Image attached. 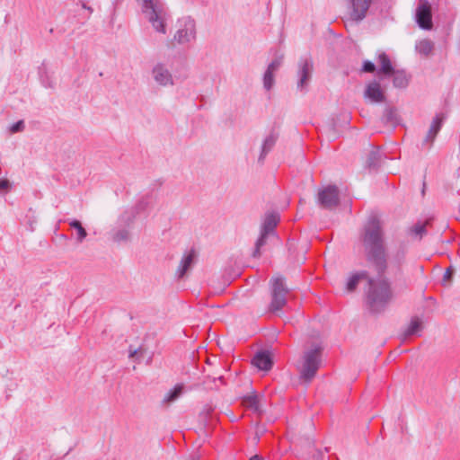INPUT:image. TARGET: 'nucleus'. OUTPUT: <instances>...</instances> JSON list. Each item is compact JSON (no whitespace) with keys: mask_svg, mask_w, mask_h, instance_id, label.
I'll use <instances>...</instances> for the list:
<instances>
[{"mask_svg":"<svg viewBox=\"0 0 460 460\" xmlns=\"http://www.w3.org/2000/svg\"><path fill=\"white\" fill-rule=\"evenodd\" d=\"M361 241L366 260L379 274L377 279H368L366 303L371 313L380 314L392 301L393 290L390 281L383 277L387 269V252L382 224L376 216L370 217L364 226Z\"/></svg>","mask_w":460,"mask_h":460,"instance_id":"1","label":"nucleus"},{"mask_svg":"<svg viewBox=\"0 0 460 460\" xmlns=\"http://www.w3.org/2000/svg\"><path fill=\"white\" fill-rule=\"evenodd\" d=\"M323 347L318 343H313L305 349L300 360L296 364L299 378L305 382H311L322 363Z\"/></svg>","mask_w":460,"mask_h":460,"instance_id":"2","label":"nucleus"},{"mask_svg":"<svg viewBox=\"0 0 460 460\" xmlns=\"http://www.w3.org/2000/svg\"><path fill=\"white\" fill-rule=\"evenodd\" d=\"M140 4L143 13L146 15L153 28L160 33L164 34L166 11L161 0H137Z\"/></svg>","mask_w":460,"mask_h":460,"instance_id":"3","label":"nucleus"},{"mask_svg":"<svg viewBox=\"0 0 460 460\" xmlns=\"http://www.w3.org/2000/svg\"><path fill=\"white\" fill-rule=\"evenodd\" d=\"M270 286L271 302L270 305V310L271 312H277L286 305L288 288L281 276L272 278L270 280Z\"/></svg>","mask_w":460,"mask_h":460,"instance_id":"4","label":"nucleus"},{"mask_svg":"<svg viewBox=\"0 0 460 460\" xmlns=\"http://www.w3.org/2000/svg\"><path fill=\"white\" fill-rule=\"evenodd\" d=\"M196 39V23L190 17L182 18L179 22V28L174 34V40L179 44H187Z\"/></svg>","mask_w":460,"mask_h":460,"instance_id":"5","label":"nucleus"},{"mask_svg":"<svg viewBox=\"0 0 460 460\" xmlns=\"http://www.w3.org/2000/svg\"><path fill=\"white\" fill-rule=\"evenodd\" d=\"M318 204L326 209H332L339 205V190L334 185H329L320 189L317 194Z\"/></svg>","mask_w":460,"mask_h":460,"instance_id":"6","label":"nucleus"},{"mask_svg":"<svg viewBox=\"0 0 460 460\" xmlns=\"http://www.w3.org/2000/svg\"><path fill=\"white\" fill-rule=\"evenodd\" d=\"M371 4L372 0H347L349 19L357 22L364 20Z\"/></svg>","mask_w":460,"mask_h":460,"instance_id":"7","label":"nucleus"},{"mask_svg":"<svg viewBox=\"0 0 460 460\" xmlns=\"http://www.w3.org/2000/svg\"><path fill=\"white\" fill-rule=\"evenodd\" d=\"M313 69L314 64L310 58H305L299 60L297 71L298 81L296 85L299 91H304L308 86L312 77Z\"/></svg>","mask_w":460,"mask_h":460,"instance_id":"8","label":"nucleus"},{"mask_svg":"<svg viewBox=\"0 0 460 460\" xmlns=\"http://www.w3.org/2000/svg\"><path fill=\"white\" fill-rule=\"evenodd\" d=\"M416 21L420 28L425 30L431 29V7L428 0L419 1L416 10Z\"/></svg>","mask_w":460,"mask_h":460,"instance_id":"9","label":"nucleus"},{"mask_svg":"<svg viewBox=\"0 0 460 460\" xmlns=\"http://www.w3.org/2000/svg\"><path fill=\"white\" fill-rule=\"evenodd\" d=\"M152 76L160 86L173 85L172 75L164 64L158 63L153 67Z\"/></svg>","mask_w":460,"mask_h":460,"instance_id":"10","label":"nucleus"},{"mask_svg":"<svg viewBox=\"0 0 460 460\" xmlns=\"http://www.w3.org/2000/svg\"><path fill=\"white\" fill-rule=\"evenodd\" d=\"M197 260V252L191 249L182 255V258L176 270V276L178 279H182L186 273L192 268Z\"/></svg>","mask_w":460,"mask_h":460,"instance_id":"11","label":"nucleus"},{"mask_svg":"<svg viewBox=\"0 0 460 460\" xmlns=\"http://www.w3.org/2000/svg\"><path fill=\"white\" fill-rule=\"evenodd\" d=\"M364 96L369 99L372 102H383L385 101V93L382 90L380 84L376 80L367 84Z\"/></svg>","mask_w":460,"mask_h":460,"instance_id":"12","label":"nucleus"},{"mask_svg":"<svg viewBox=\"0 0 460 460\" xmlns=\"http://www.w3.org/2000/svg\"><path fill=\"white\" fill-rule=\"evenodd\" d=\"M278 138H279V135L274 131H270L266 136V137L262 141L261 147V153L258 157L259 164L264 163L266 156L275 146Z\"/></svg>","mask_w":460,"mask_h":460,"instance_id":"13","label":"nucleus"},{"mask_svg":"<svg viewBox=\"0 0 460 460\" xmlns=\"http://www.w3.org/2000/svg\"><path fill=\"white\" fill-rule=\"evenodd\" d=\"M422 330H423L422 321L419 317H413V318H411L410 323L405 328V330L402 332V334H401L402 340L404 341L410 336H412V335L420 336Z\"/></svg>","mask_w":460,"mask_h":460,"instance_id":"14","label":"nucleus"},{"mask_svg":"<svg viewBox=\"0 0 460 460\" xmlns=\"http://www.w3.org/2000/svg\"><path fill=\"white\" fill-rule=\"evenodd\" d=\"M252 364L260 370L269 371L272 367V360L266 351H260L252 358Z\"/></svg>","mask_w":460,"mask_h":460,"instance_id":"15","label":"nucleus"},{"mask_svg":"<svg viewBox=\"0 0 460 460\" xmlns=\"http://www.w3.org/2000/svg\"><path fill=\"white\" fill-rule=\"evenodd\" d=\"M279 217L276 213H269L265 216L261 230L275 235V228L279 223Z\"/></svg>","mask_w":460,"mask_h":460,"instance_id":"16","label":"nucleus"},{"mask_svg":"<svg viewBox=\"0 0 460 460\" xmlns=\"http://www.w3.org/2000/svg\"><path fill=\"white\" fill-rule=\"evenodd\" d=\"M429 224L426 222H417L413 226L407 229L408 236L412 240H421V238L427 234L426 226Z\"/></svg>","mask_w":460,"mask_h":460,"instance_id":"17","label":"nucleus"},{"mask_svg":"<svg viewBox=\"0 0 460 460\" xmlns=\"http://www.w3.org/2000/svg\"><path fill=\"white\" fill-rule=\"evenodd\" d=\"M261 396L255 393H252L251 394H248L243 398V404L244 407L261 414L262 411L261 409Z\"/></svg>","mask_w":460,"mask_h":460,"instance_id":"18","label":"nucleus"},{"mask_svg":"<svg viewBox=\"0 0 460 460\" xmlns=\"http://www.w3.org/2000/svg\"><path fill=\"white\" fill-rule=\"evenodd\" d=\"M444 117L443 115H437L436 118L433 119L430 128L427 133V136L424 139L427 143H432L435 139L437 134L440 130L442 122H443Z\"/></svg>","mask_w":460,"mask_h":460,"instance_id":"19","label":"nucleus"},{"mask_svg":"<svg viewBox=\"0 0 460 460\" xmlns=\"http://www.w3.org/2000/svg\"><path fill=\"white\" fill-rule=\"evenodd\" d=\"M378 63L380 65L379 73L383 74L385 76L392 75L394 69L392 66L389 57L385 52L379 53Z\"/></svg>","mask_w":460,"mask_h":460,"instance_id":"20","label":"nucleus"},{"mask_svg":"<svg viewBox=\"0 0 460 460\" xmlns=\"http://www.w3.org/2000/svg\"><path fill=\"white\" fill-rule=\"evenodd\" d=\"M368 279H370V277L367 271L362 270L356 272L349 277L346 288L349 292H352L356 289L360 280L366 279L368 281Z\"/></svg>","mask_w":460,"mask_h":460,"instance_id":"21","label":"nucleus"},{"mask_svg":"<svg viewBox=\"0 0 460 460\" xmlns=\"http://www.w3.org/2000/svg\"><path fill=\"white\" fill-rule=\"evenodd\" d=\"M393 84L396 88H405L409 84V76L403 70H394Z\"/></svg>","mask_w":460,"mask_h":460,"instance_id":"22","label":"nucleus"},{"mask_svg":"<svg viewBox=\"0 0 460 460\" xmlns=\"http://www.w3.org/2000/svg\"><path fill=\"white\" fill-rule=\"evenodd\" d=\"M433 49L434 43L428 39L421 40L415 45L416 51L424 57L429 56L433 51Z\"/></svg>","mask_w":460,"mask_h":460,"instance_id":"23","label":"nucleus"},{"mask_svg":"<svg viewBox=\"0 0 460 460\" xmlns=\"http://www.w3.org/2000/svg\"><path fill=\"white\" fill-rule=\"evenodd\" d=\"M183 393V385H177L172 390H170L164 397L162 402L163 404H171L172 402H175Z\"/></svg>","mask_w":460,"mask_h":460,"instance_id":"24","label":"nucleus"},{"mask_svg":"<svg viewBox=\"0 0 460 460\" xmlns=\"http://www.w3.org/2000/svg\"><path fill=\"white\" fill-rule=\"evenodd\" d=\"M383 120L385 124L395 127L399 124V115L397 111L394 108H387L385 110Z\"/></svg>","mask_w":460,"mask_h":460,"instance_id":"25","label":"nucleus"},{"mask_svg":"<svg viewBox=\"0 0 460 460\" xmlns=\"http://www.w3.org/2000/svg\"><path fill=\"white\" fill-rule=\"evenodd\" d=\"M270 236H273V235L269 234V233H265V232L261 230L260 236H259L258 240L255 243V248H254V251L252 252V256L254 258H258V257L261 256V248L267 243V240H268V238Z\"/></svg>","mask_w":460,"mask_h":460,"instance_id":"26","label":"nucleus"},{"mask_svg":"<svg viewBox=\"0 0 460 460\" xmlns=\"http://www.w3.org/2000/svg\"><path fill=\"white\" fill-rule=\"evenodd\" d=\"M69 226L76 231V241L82 243L87 236L86 230L83 227L80 221L74 219L69 222Z\"/></svg>","mask_w":460,"mask_h":460,"instance_id":"27","label":"nucleus"},{"mask_svg":"<svg viewBox=\"0 0 460 460\" xmlns=\"http://www.w3.org/2000/svg\"><path fill=\"white\" fill-rule=\"evenodd\" d=\"M381 161V155L379 150H372L366 160V166L368 168H376Z\"/></svg>","mask_w":460,"mask_h":460,"instance_id":"28","label":"nucleus"},{"mask_svg":"<svg viewBox=\"0 0 460 460\" xmlns=\"http://www.w3.org/2000/svg\"><path fill=\"white\" fill-rule=\"evenodd\" d=\"M274 73L275 71H272L269 68H267L264 76H263V86L267 91H270L273 84H274Z\"/></svg>","mask_w":460,"mask_h":460,"instance_id":"29","label":"nucleus"},{"mask_svg":"<svg viewBox=\"0 0 460 460\" xmlns=\"http://www.w3.org/2000/svg\"><path fill=\"white\" fill-rule=\"evenodd\" d=\"M130 238L129 231L127 229L118 230L112 237V240L116 243L128 242Z\"/></svg>","mask_w":460,"mask_h":460,"instance_id":"30","label":"nucleus"},{"mask_svg":"<svg viewBox=\"0 0 460 460\" xmlns=\"http://www.w3.org/2000/svg\"><path fill=\"white\" fill-rule=\"evenodd\" d=\"M24 128H25V126H24L23 120H19L10 127V132L11 133L22 132V131H23Z\"/></svg>","mask_w":460,"mask_h":460,"instance_id":"31","label":"nucleus"},{"mask_svg":"<svg viewBox=\"0 0 460 460\" xmlns=\"http://www.w3.org/2000/svg\"><path fill=\"white\" fill-rule=\"evenodd\" d=\"M282 59H283V57H279V58H276L274 60H272V62L268 66V68L272 70V71H278V69L280 67L281 64H282Z\"/></svg>","mask_w":460,"mask_h":460,"instance_id":"32","label":"nucleus"},{"mask_svg":"<svg viewBox=\"0 0 460 460\" xmlns=\"http://www.w3.org/2000/svg\"><path fill=\"white\" fill-rule=\"evenodd\" d=\"M362 71L365 73H373L376 71V66L373 62L366 60L363 63Z\"/></svg>","mask_w":460,"mask_h":460,"instance_id":"33","label":"nucleus"},{"mask_svg":"<svg viewBox=\"0 0 460 460\" xmlns=\"http://www.w3.org/2000/svg\"><path fill=\"white\" fill-rule=\"evenodd\" d=\"M143 356V351L141 349H129V358L135 359L137 362H140V358Z\"/></svg>","mask_w":460,"mask_h":460,"instance_id":"34","label":"nucleus"},{"mask_svg":"<svg viewBox=\"0 0 460 460\" xmlns=\"http://www.w3.org/2000/svg\"><path fill=\"white\" fill-rule=\"evenodd\" d=\"M10 189V182L8 180H0V190H8Z\"/></svg>","mask_w":460,"mask_h":460,"instance_id":"35","label":"nucleus"},{"mask_svg":"<svg viewBox=\"0 0 460 460\" xmlns=\"http://www.w3.org/2000/svg\"><path fill=\"white\" fill-rule=\"evenodd\" d=\"M404 259V252L402 251V252H398L396 254H395V260L398 261V263H401Z\"/></svg>","mask_w":460,"mask_h":460,"instance_id":"36","label":"nucleus"},{"mask_svg":"<svg viewBox=\"0 0 460 460\" xmlns=\"http://www.w3.org/2000/svg\"><path fill=\"white\" fill-rule=\"evenodd\" d=\"M453 275V270L448 268L444 274V280L449 279Z\"/></svg>","mask_w":460,"mask_h":460,"instance_id":"37","label":"nucleus"},{"mask_svg":"<svg viewBox=\"0 0 460 460\" xmlns=\"http://www.w3.org/2000/svg\"><path fill=\"white\" fill-rule=\"evenodd\" d=\"M249 460H263V458L259 455H255L252 456Z\"/></svg>","mask_w":460,"mask_h":460,"instance_id":"38","label":"nucleus"},{"mask_svg":"<svg viewBox=\"0 0 460 460\" xmlns=\"http://www.w3.org/2000/svg\"><path fill=\"white\" fill-rule=\"evenodd\" d=\"M263 431H264V429H258V430L256 431V439H257V440H259V438H260V435H261V434L263 433Z\"/></svg>","mask_w":460,"mask_h":460,"instance_id":"39","label":"nucleus"},{"mask_svg":"<svg viewBox=\"0 0 460 460\" xmlns=\"http://www.w3.org/2000/svg\"><path fill=\"white\" fill-rule=\"evenodd\" d=\"M82 7H83V8H84L85 10H88L90 13H93V9H92V7L87 6L85 4H82Z\"/></svg>","mask_w":460,"mask_h":460,"instance_id":"40","label":"nucleus"},{"mask_svg":"<svg viewBox=\"0 0 460 460\" xmlns=\"http://www.w3.org/2000/svg\"><path fill=\"white\" fill-rule=\"evenodd\" d=\"M217 379L222 383L223 382V376H218Z\"/></svg>","mask_w":460,"mask_h":460,"instance_id":"41","label":"nucleus"}]
</instances>
